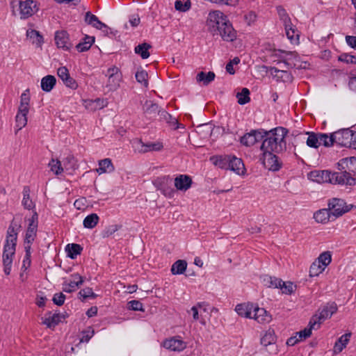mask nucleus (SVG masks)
I'll return each instance as SVG.
<instances>
[{
  "instance_id": "1",
  "label": "nucleus",
  "mask_w": 356,
  "mask_h": 356,
  "mask_svg": "<svg viewBox=\"0 0 356 356\" xmlns=\"http://www.w3.org/2000/svg\"><path fill=\"white\" fill-rule=\"evenodd\" d=\"M327 205L332 217H334L332 220L348 212L353 207L352 204L347 205L344 200L337 197L330 199Z\"/></svg>"
},
{
  "instance_id": "2",
  "label": "nucleus",
  "mask_w": 356,
  "mask_h": 356,
  "mask_svg": "<svg viewBox=\"0 0 356 356\" xmlns=\"http://www.w3.org/2000/svg\"><path fill=\"white\" fill-rule=\"evenodd\" d=\"M154 187L165 197H174L175 190L172 186V179L169 175L158 177L152 181Z\"/></svg>"
},
{
  "instance_id": "3",
  "label": "nucleus",
  "mask_w": 356,
  "mask_h": 356,
  "mask_svg": "<svg viewBox=\"0 0 356 356\" xmlns=\"http://www.w3.org/2000/svg\"><path fill=\"white\" fill-rule=\"evenodd\" d=\"M261 149L263 151V153L280 154L286 151V146L279 141L277 138L268 135L264 139L261 145Z\"/></svg>"
},
{
  "instance_id": "4",
  "label": "nucleus",
  "mask_w": 356,
  "mask_h": 356,
  "mask_svg": "<svg viewBox=\"0 0 356 356\" xmlns=\"http://www.w3.org/2000/svg\"><path fill=\"white\" fill-rule=\"evenodd\" d=\"M330 184L346 185L353 186L356 185V178L351 176V172L348 171L343 172H330Z\"/></svg>"
},
{
  "instance_id": "5",
  "label": "nucleus",
  "mask_w": 356,
  "mask_h": 356,
  "mask_svg": "<svg viewBox=\"0 0 356 356\" xmlns=\"http://www.w3.org/2000/svg\"><path fill=\"white\" fill-rule=\"evenodd\" d=\"M337 311V305L334 302H328L321 310L319 315H314L311 319H314L316 322L317 328H319L320 325L325 320L331 318Z\"/></svg>"
},
{
  "instance_id": "6",
  "label": "nucleus",
  "mask_w": 356,
  "mask_h": 356,
  "mask_svg": "<svg viewBox=\"0 0 356 356\" xmlns=\"http://www.w3.org/2000/svg\"><path fill=\"white\" fill-rule=\"evenodd\" d=\"M264 167L273 172H277L282 167V161L273 153H263V161Z\"/></svg>"
},
{
  "instance_id": "7",
  "label": "nucleus",
  "mask_w": 356,
  "mask_h": 356,
  "mask_svg": "<svg viewBox=\"0 0 356 356\" xmlns=\"http://www.w3.org/2000/svg\"><path fill=\"white\" fill-rule=\"evenodd\" d=\"M217 30L225 41L232 42L236 39V32L234 31L232 24L229 20L218 26Z\"/></svg>"
},
{
  "instance_id": "8",
  "label": "nucleus",
  "mask_w": 356,
  "mask_h": 356,
  "mask_svg": "<svg viewBox=\"0 0 356 356\" xmlns=\"http://www.w3.org/2000/svg\"><path fill=\"white\" fill-rule=\"evenodd\" d=\"M163 346L172 351L180 352L186 348V343L179 336L166 339L163 341Z\"/></svg>"
},
{
  "instance_id": "9",
  "label": "nucleus",
  "mask_w": 356,
  "mask_h": 356,
  "mask_svg": "<svg viewBox=\"0 0 356 356\" xmlns=\"http://www.w3.org/2000/svg\"><path fill=\"white\" fill-rule=\"evenodd\" d=\"M19 7L22 19L32 16L38 10L36 1L33 0L19 1Z\"/></svg>"
},
{
  "instance_id": "10",
  "label": "nucleus",
  "mask_w": 356,
  "mask_h": 356,
  "mask_svg": "<svg viewBox=\"0 0 356 356\" xmlns=\"http://www.w3.org/2000/svg\"><path fill=\"white\" fill-rule=\"evenodd\" d=\"M106 76H108V86L111 90H116L120 86V82L121 80V73L119 69L113 66L107 70Z\"/></svg>"
},
{
  "instance_id": "11",
  "label": "nucleus",
  "mask_w": 356,
  "mask_h": 356,
  "mask_svg": "<svg viewBox=\"0 0 356 356\" xmlns=\"http://www.w3.org/2000/svg\"><path fill=\"white\" fill-rule=\"evenodd\" d=\"M58 77L63 81V83L67 88L75 90L78 87L76 81L70 76L69 70L66 67H60L57 70Z\"/></svg>"
},
{
  "instance_id": "12",
  "label": "nucleus",
  "mask_w": 356,
  "mask_h": 356,
  "mask_svg": "<svg viewBox=\"0 0 356 356\" xmlns=\"http://www.w3.org/2000/svg\"><path fill=\"white\" fill-rule=\"evenodd\" d=\"M54 40L57 47L64 50H69L72 46L66 31H57L55 33Z\"/></svg>"
},
{
  "instance_id": "13",
  "label": "nucleus",
  "mask_w": 356,
  "mask_h": 356,
  "mask_svg": "<svg viewBox=\"0 0 356 356\" xmlns=\"http://www.w3.org/2000/svg\"><path fill=\"white\" fill-rule=\"evenodd\" d=\"M307 178L317 183H330V171L329 170H313L307 174Z\"/></svg>"
},
{
  "instance_id": "14",
  "label": "nucleus",
  "mask_w": 356,
  "mask_h": 356,
  "mask_svg": "<svg viewBox=\"0 0 356 356\" xmlns=\"http://www.w3.org/2000/svg\"><path fill=\"white\" fill-rule=\"evenodd\" d=\"M51 312H49V317L44 318L42 323L46 325L48 328H54L62 321L69 316V314L65 312L64 313H55L51 316Z\"/></svg>"
},
{
  "instance_id": "15",
  "label": "nucleus",
  "mask_w": 356,
  "mask_h": 356,
  "mask_svg": "<svg viewBox=\"0 0 356 356\" xmlns=\"http://www.w3.org/2000/svg\"><path fill=\"white\" fill-rule=\"evenodd\" d=\"M352 136V130L349 129H342L332 133V136L334 138V143L341 146L347 147L349 143L350 137Z\"/></svg>"
},
{
  "instance_id": "16",
  "label": "nucleus",
  "mask_w": 356,
  "mask_h": 356,
  "mask_svg": "<svg viewBox=\"0 0 356 356\" xmlns=\"http://www.w3.org/2000/svg\"><path fill=\"white\" fill-rule=\"evenodd\" d=\"M193 184L192 178L187 175H179L175 179V187L178 191H186Z\"/></svg>"
},
{
  "instance_id": "17",
  "label": "nucleus",
  "mask_w": 356,
  "mask_h": 356,
  "mask_svg": "<svg viewBox=\"0 0 356 356\" xmlns=\"http://www.w3.org/2000/svg\"><path fill=\"white\" fill-rule=\"evenodd\" d=\"M252 312H254V316L252 318L259 323H267L272 320V317L268 312L264 308H260L257 305H254Z\"/></svg>"
},
{
  "instance_id": "18",
  "label": "nucleus",
  "mask_w": 356,
  "mask_h": 356,
  "mask_svg": "<svg viewBox=\"0 0 356 356\" xmlns=\"http://www.w3.org/2000/svg\"><path fill=\"white\" fill-rule=\"evenodd\" d=\"M230 156L231 154L215 155L210 157V161L214 165L227 170L230 164Z\"/></svg>"
},
{
  "instance_id": "19",
  "label": "nucleus",
  "mask_w": 356,
  "mask_h": 356,
  "mask_svg": "<svg viewBox=\"0 0 356 356\" xmlns=\"http://www.w3.org/2000/svg\"><path fill=\"white\" fill-rule=\"evenodd\" d=\"M230 160L231 161L228 170L239 175H244L245 168L243 160L234 154H231Z\"/></svg>"
},
{
  "instance_id": "20",
  "label": "nucleus",
  "mask_w": 356,
  "mask_h": 356,
  "mask_svg": "<svg viewBox=\"0 0 356 356\" xmlns=\"http://www.w3.org/2000/svg\"><path fill=\"white\" fill-rule=\"evenodd\" d=\"M161 110L159 106L151 100H146L143 105L144 114L149 118H155L156 114L159 115Z\"/></svg>"
},
{
  "instance_id": "21",
  "label": "nucleus",
  "mask_w": 356,
  "mask_h": 356,
  "mask_svg": "<svg viewBox=\"0 0 356 356\" xmlns=\"http://www.w3.org/2000/svg\"><path fill=\"white\" fill-rule=\"evenodd\" d=\"M15 254V251L6 250L3 249L2 259L3 265V272L6 275H9L11 271L13 257Z\"/></svg>"
},
{
  "instance_id": "22",
  "label": "nucleus",
  "mask_w": 356,
  "mask_h": 356,
  "mask_svg": "<svg viewBox=\"0 0 356 356\" xmlns=\"http://www.w3.org/2000/svg\"><path fill=\"white\" fill-rule=\"evenodd\" d=\"M159 118L160 120L165 121L170 126H175L174 129L177 130L179 128L181 127L184 129V127L182 124L179 123L177 118H174L172 115L168 113L165 110L162 109L159 111Z\"/></svg>"
},
{
  "instance_id": "23",
  "label": "nucleus",
  "mask_w": 356,
  "mask_h": 356,
  "mask_svg": "<svg viewBox=\"0 0 356 356\" xmlns=\"http://www.w3.org/2000/svg\"><path fill=\"white\" fill-rule=\"evenodd\" d=\"M253 309L254 304L252 303H241L236 306L235 311L241 316L252 318V312Z\"/></svg>"
},
{
  "instance_id": "24",
  "label": "nucleus",
  "mask_w": 356,
  "mask_h": 356,
  "mask_svg": "<svg viewBox=\"0 0 356 356\" xmlns=\"http://www.w3.org/2000/svg\"><path fill=\"white\" fill-rule=\"evenodd\" d=\"M84 21L87 24L91 25L99 30L103 29V27H106V24L101 22L96 15L90 11L86 13Z\"/></svg>"
},
{
  "instance_id": "25",
  "label": "nucleus",
  "mask_w": 356,
  "mask_h": 356,
  "mask_svg": "<svg viewBox=\"0 0 356 356\" xmlns=\"http://www.w3.org/2000/svg\"><path fill=\"white\" fill-rule=\"evenodd\" d=\"M289 133V130L283 127H277L269 131V135L277 138V140L286 145L285 138Z\"/></svg>"
},
{
  "instance_id": "26",
  "label": "nucleus",
  "mask_w": 356,
  "mask_h": 356,
  "mask_svg": "<svg viewBox=\"0 0 356 356\" xmlns=\"http://www.w3.org/2000/svg\"><path fill=\"white\" fill-rule=\"evenodd\" d=\"M41 88L44 92H49L56 84V79L53 75H47L41 79Z\"/></svg>"
},
{
  "instance_id": "27",
  "label": "nucleus",
  "mask_w": 356,
  "mask_h": 356,
  "mask_svg": "<svg viewBox=\"0 0 356 356\" xmlns=\"http://www.w3.org/2000/svg\"><path fill=\"white\" fill-rule=\"evenodd\" d=\"M316 322L314 321V319H310L308 326L307 327H305L304 330H300V332H298L296 333V336H298V339L299 340V341L309 337L312 334V330L313 329L314 330L318 329L317 327H316Z\"/></svg>"
},
{
  "instance_id": "28",
  "label": "nucleus",
  "mask_w": 356,
  "mask_h": 356,
  "mask_svg": "<svg viewBox=\"0 0 356 356\" xmlns=\"http://www.w3.org/2000/svg\"><path fill=\"white\" fill-rule=\"evenodd\" d=\"M115 168L111 159L106 158L99 161V168L97 172L100 175L102 173H110L113 172Z\"/></svg>"
},
{
  "instance_id": "29",
  "label": "nucleus",
  "mask_w": 356,
  "mask_h": 356,
  "mask_svg": "<svg viewBox=\"0 0 356 356\" xmlns=\"http://www.w3.org/2000/svg\"><path fill=\"white\" fill-rule=\"evenodd\" d=\"M83 247L77 243H69L65 247L67 255L72 259H74L76 257L81 254Z\"/></svg>"
},
{
  "instance_id": "30",
  "label": "nucleus",
  "mask_w": 356,
  "mask_h": 356,
  "mask_svg": "<svg viewBox=\"0 0 356 356\" xmlns=\"http://www.w3.org/2000/svg\"><path fill=\"white\" fill-rule=\"evenodd\" d=\"M332 218L327 209H319L314 213V218L317 222L327 223Z\"/></svg>"
},
{
  "instance_id": "31",
  "label": "nucleus",
  "mask_w": 356,
  "mask_h": 356,
  "mask_svg": "<svg viewBox=\"0 0 356 356\" xmlns=\"http://www.w3.org/2000/svg\"><path fill=\"white\" fill-rule=\"evenodd\" d=\"M261 278L263 284L267 287L278 289V287H280L281 286L280 283L282 282V279L280 278L268 275H264Z\"/></svg>"
},
{
  "instance_id": "32",
  "label": "nucleus",
  "mask_w": 356,
  "mask_h": 356,
  "mask_svg": "<svg viewBox=\"0 0 356 356\" xmlns=\"http://www.w3.org/2000/svg\"><path fill=\"white\" fill-rule=\"evenodd\" d=\"M95 40V37L86 35L82 41L76 45V49L79 52L86 51L90 49Z\"/></svg>"
},
{
  "instance_id": "33",
  "label": "nucleus",
  "mask_w": 356,
  "mask_h": 356,
  "mask_svg": "<svg viewBox=\"0 0 356 356\" xmlns=\"http://www.w3.org/2000/svg\"><path fill=\"white\" fill-rule=\"evenodd\" d=\"M277 341V336L275 335L273 329H268L266 331L264 335L261 338V344L264 346H268L271 344L275 343Z\"/></svg>"
},
{
  "instance_id": "34",
  "label": "nucleus",
  "mask_w": 356,
  "mask_h": 356,
  "mask_svg": "<svg viewBox=\"0 0 356 356\" xmlns=\"http://www.w3.org/2000/svg\"><path fill=\"white\" fill-rule=\"evenodd\" d=\"M288 24L285 25V31H286V35L289 40H290L291 42L292 43H298L299 40V33L298 31L293 26L292 23H289Z\"/></svg>"
},
{
  "instance_id": "35",
  "label": "nucleus",
  "mask_w": 356,
  "mask_h": 356,
  "mask_svg": "<svg viewBox=\"0 0 356 356\" xmlns=\"http://www.w3.org/2000/svg\"><path fill=\"white\" fill-rule=\"evenodd\" d=\"M216 74L213 72H200L196 76L197 82H202L204 86L209 85L212 81L214 80Z\"/></svg>"
},
{
  "instance_id": "36",
  "label": "nucleus",
  "mask_w": 356,
  "mask_h": 356,
  "mask_svg": "<svg viewBox=\"0 0 356 356\" xmlns=\"http://www.w3.org/2000/svg\"><path fill=\"white\" fill-rule=\"evenodd\" d=\"M187 268V262L183 259L176 261L171 267V273L172 275H181Z\"/></svg>"
},
{
  "instance_id": "37",
  "label": "nucleus",
  "mask_w": 356,
  "mask_h": 356,
  "mask_svg": "<svg viewBox=\"0 0 356 356\" xmlns=\"http://www.w3.org/2000/svg\"><path fill=\"white\" fill-rule=\"evenodd\" d=\"M255 130H251L250 132L246 133L240 138V142L243 145L250 147L257 143V139L255 138Z\"/></svg>"
},
{
  "instance_id": "38",
  "label": "nucleus",
  "mask_w": 356,
  "mask_h": 356,
  "mask_svg": "<svg viewBox=\"0 0 356 356\" xmlns=\"http://www.w3.org/2000/svg\"><path fill=\"white\" fill-rule=\"evenodd\" d=\"M23 200H22V205L24 209L31 210L35 207V204L30 199V188L28 186H26L23 188Z\"/></svg>"
},
{
  "instance_id": "39",
  "label": "nucleus",
  "mask_w": 356,
  "mask_h": 356,
  "mask_svg": "<svg viewBox=\"0 0 356 356\" xmlns=\"http://www.w3.org/2000/svg\"><path fill=\"white\" fill-rule=\"evenodd\" d=\"M277 51L282 54H284L286 55V56H289V58L287 59L284 58L282 60V62L284 64V65L286 67V68L296 67V63H290L288 61V60H292V59L297 60V58H298V55L297 52L287 51L281 50V49H278Z\"/></svg>"
},
{
  "instance_id": "40",
  "label": "nucleus",
  "mask_w": 356,
  "mask_h": 356,
  "mask_svg": "<svg viewBox=\"0 0 356 356\" xmlns=\"http://www.w3.org/2000/svg\"><path fill=\"white\" fill-rule=\"evenodd\" d=\"M152 46L149 44L147 42H143L142 44H139L138 45H137L135 47L134 51L135 53L140 55L143 59H147V58H149L150 55L148 50Z\"/></svg>"
},
{
  "instance_id": "41",
  "label": "nucleus",
  "mask_w": 356,
  "mask_h": 356,
  "mask_svg": "<svg viewBox=\"0 0 356 356\" xmlns=\"http://www.w3.org/2000/svg\"><path fill=\"white\" fill-rule=\"evenodd\" d=\"M29 90L26 89L21 95L20 105L18 108V109H19V111L29 112V102H30V97H29Z\"/></svg>"
},
{
  "instance_id": "42",
  "label": "nucleus",
  "mask_w": 356,
  "mask_h": 356,
  "mask_svg": "<svg viewBox=\"0 0 356 356\" xmlns=\"http://www.w3.org/2000/svg\"><path fill=\"white\" fill-rule=\"evenodd\" d=\"M99 220V218L97 213H90L84 218L83 227L87 229H92L97 225Z\"/></svg>"
},
{
  "instance_id": "43",
  "label": "nucleus",
  "mask_w": 356,
  "mask_h": 356,
  "mask_svg": "<svg viewBox=\"0 0 356 356\" xmlns=\"http://www.w3.org/2000/svg\"><path fill=\"white\" fill-rule=\"evenodd\" d=\"M308 137L306 140L307 145L312 148H318L321 145L319 142V133L307 132Z\"/></svg>"
},
{
  "instance_id": "44",
  "label": "nucleus",
  "mask_w": 356,
  "mask_h": 356,
  "mask_svg": "<svg viewBox=\"0 0 356 356\" xmlns=\"http://www.w3.org/2000/svg\"><path fill=\"white\" fill-rule=\"evenodd\" d=\"M209 18L211 22L216 23V26L220 25L221 21L225 22L228 21L227 16L220 10H214L209 13Z\"/></svg>"
},
{
  "instance_id": "45",
  "label": "nucleus",
  "mask_w": 356,
  "mask_h": 356,
  "mask_svg": "<svg viewBox=\"0 0 356 356\" xmlns=\"http://www.w3.org/2000/svg\"><path fill=\"white\" fill-rule=\"evenodd\" d=\"M17 236L15 234L12 235H7L6 237V242L3 246V249L7 250H12L15 251L16 250V246H17Z\"/></svg>"
},
{
  "instance_id": "46",
  "label": "nucleus",
  "mask_w": 356,
  "mask_h": 356,
  "mask_svg": "<svg viewBox=\"0 0 356 356\" xmlns=\"http://www.w3.org/2000/svg\"><path fill=\"white\" fill-rule=\"evenodd\" d=\"M321 266L324 269L327 267L332 261V253L330 251H325L322 252L318 259L316 260Z\"/></svg>"
},
{
  "instance_id": "47",
  "label": "nucleus",
  "mask_w": 356,
  "mask_h": 356,
  "mask_svg": "<svg viewBox=\"0 0 356 356\" xmlns=\"http://www.w3.org/2000/svg\"><path fill=\"white\" fill-rule=\"evenodd\" d=\"M250 92L248 88H243L241 91L236 94V98L238 99V103L240 105H245L250 102Z\"/></svg>"
},
{
  "instance_id": "48",
  "label": "nucleus",
  "mask_w": 356,
  "mask_h": 356,
  "mask_svg": "<svg viewBox=\"0 0 356 356\" xmlns=\"http://www.w3.org/2000/svg\"><path fill=\"white\" fill-rule=\"evenodd\" d=\"M81 286V280H70L64 282L63 284V291L65 293H70L76 290V288H79Z\"/></svg>"
},
{
  "instance_id": "49",
  "label": "nucleus",
  "mask_w": 356,
  "mask_h": 356,
  "mask_svg": "<svg viewBox=\"0 0 356 356\" xmlns=\"http://www.w3.org/2000/svg\"><path fill=\"white\" fill-rule=\"evenodd\" d=\"M26 36L30 39H33V43H35L38 47L41 46L43 43V37L40 34V32L31 29L26 31Z\"/></svg>"
},
{
  "instance_id": "50",
  "label": "nucleus",
  "mask_w": 356,
  "mask_h": 356,
  "mask_svg": "<svg viewBox=\"0 0 356 356\" xmlns=\"http://www.w3.org/2000/svg\"><path fill=\"white\" fill-rule=\"evenodd\" d=\"M29 112L19 111L18 109L15 117L16 126L18 129H22L27 124V114Z\"/></svg>"
},
{
  "instance_id": "51",
  "label": "nucleus",
  "mask_w": 356,
  "mask_h": 356,
  "mask_svg": "<svg viewBox=\"0 0 356 356\" xmlns=\"http://www.w3.org/2000/svg\"><path fill=\"white\" fill-rule=\"evenodd\" d=\"M334 140L332 134L328 135L327 134L319 133V142L321 143V145H323L326 147H331L334 145Z\"/></svg>"
},
{
  "instance_id": "52",
  "label": "nucleus",
  "mask_w": 356,
  "mask_h": 356,
  "mask_svg": "<svg viewBox=\"0 0 356 356\" xmlns=\"http://www.w3.org/2000/svg\"><path fill=\"white\" fill-rule=\"evenodd\" d=\"M78 296H79V298L83 302L85 301L88 298L94 299L97 297V294L95 293L92 291V289L90 287H86L81 289L79 292Z\"/></svg>"
},
{
  "instance_id": "53",
  "label": "nucleus",
  "mask_w": 356,
  "mask_h": 356,
  "mask_svg": "<svg viewBox=\"0 0 356 356\" xmlns=\"http://www.w3.org/2000/svg\"><path fill=\"white\" fill-rule=\"evenodd\" d=\"M191 7V3L190 0H176L175 2V8L179 12H186Z\"/></svg>"
},
{
  "instance_id": "54",
  "label": "nucleus",
  "mask_w": 356,
  "mask_h": 356,
  "mask_svg": "<svg viewBox=\"0 0 356 356\" xmlns=\"http://www.w3.org/2000/svg\"><path fill=\"white\" fill-rule=\"evenodd\" d=\"M135 76H136V81L138 83L143 84V86L145 88L148 87V80H147L148 74L145 70H138L136 72Z\"/></svg>"
},
{
  "instance_id": "55",
  "label": "nucleus",
  "mask_w": 356,
  "mask_h": 356,
  "mask_svg": "<svg viewBox=\"0 0 356 356\" xmlns=\"http://www.w3.org/2000/svg\"><path fill=\"white\" fill-rule=\"evenodd\" d=\"M280 287H278V289H280L282 291V293L287 295H291L294 292V288L296 287V285L293 284L291 282H285L282 280V282L280 283Z\"/></svg>"
},
{
  "instance_id": "56",
  "label": "nucleus",
  "mask_w": 356,
  "mask_h": 356,
  "mask_svg": "<svg viewBox=\"0 0 356 356\" xmlns=\"http://www.w3.org/2000/svg\"><path fill=\"white\" fill-rule=\"evenodd\" d=\"M81 334V337L79 343H88L95 334V331L93 328L90 326L86 330H83Z\"/></svg>"
},
{
  "instance_id": "57",
  "label": "nucleus",
  "mask_w": 356,
  "mask_h": 356,
  "mask_svg": "<svg viewBox=\"0 0 356 356\" xmlns=\"http://www.w3.org/2000/svg\"><path fill=\"white\" fill-rule=\"evenodd\" d=\"M277 11L280 19L283 22L284 25H289L291 20L286 10L282 6H277Z\"/></svg>"
},
{
  "instance_id": "58",
  "label": "nucleus",
  "mask_w": 356,
  "mask_h": 356,
  "mask_svg": "<svg viewBox=\"0 0 356 356\" xmlns=\"http://www.w3.org/2000/svg\"><path fill=\"white\" fill-rule=\"evenodd\" d=\"M272 70L277 73H280V78L284 82L291 83L293 80L292 74L287 70H280L276 67H273Z\"/></svg>"
},
{
  "instance_id": "59",
  "label": "nucleus",
  "mask_w": 356,
  "mask_h": 356,
  "mask_svg": "<svg viewBox=\"0 0 356 356\" xmlns=\"http://www.w3.org/2000/svg\"><path fill=\"white\" fill-rule=\"evenodd\" d=\"M325 269L321 266L316 261H314L309 268V276L316 277L319 275Z\"/></svg>"
},
{
  "instance_id": "60",
  "label": "nucleus",
  "mask_w": 356,
  "mask_h": 356,
  "mask_svg": "<svg viewBox=\"0 0 356 356\" xmlns=\"http://www.w3.org/2000/svg\"><path fill=\"white\" fill-rule=\"evenodd\" d=\"M63 165L65 168L67 170H74L76 168V161L74 156L72 155H68L67 157H65L63 161Z\"/></svg>"
},
{
  "instance_id": "61",
  "label": "nucleus",
  "mask_w": 356,
  "mask_h": 356,
  "mask_svg": "<svg viewBox=\"0 0 356 356\" xmlns=\"http://www.w3.org/2000/svg\"><path fill=\"white\" fill-rule=\"evenodd\" d=\"M49 165L51 166V170L57 175H60L63 172L61 163L58 160L55 161L54 159H51Z\"/></svg>"
},
{
  "instance_id": "62",
  "label": "nucleus",
  "mask_w": 356,
  "mask_h": 356,
  "mask_svg": "<svg viewBox=\"0 0 356 356\" xmlns=\"http://www.w3.org/2000/svg\"><path fill=\"white\" fill-rule=\"evenodd\" d=\"M127 309L132 311L144 312L143 305L139 300H133L127 303Z\"/></svg>"
},
{
  "instance_id": "63",
  "label": "nucleus",
  "mask_w": 356,
  "mask_h": 356,
  "mask_svg": "<svg viewBox=\"0 0 356 356\" xmlns=\"http://www.w3.org/2000/svg\"><path fill=\"white\" fill-rule=\"evenodd\" d=\"M120 227L121 226L118 225H109L102 231V236L103 238H108L117 232Z\"/></svg>"
},
{
  "instance_id": "64",
  "label": "nucleus",
  "mask_w": 356,
  "mask_h": 356,
  "mask_svg": "<svg viewBox=\"0 0 356 356\" xmlns=\"http://www.w3.org/2000/svg\"><path fill=\"white\" fill-rule=\"evenodd\" d=\"M338 60L339 61L346 63H351V64H356V56L350 55L347 53L341 54Z\"/></svg>"
}]
</instances>
